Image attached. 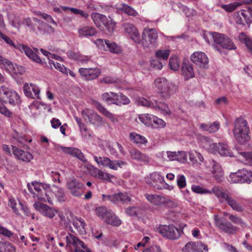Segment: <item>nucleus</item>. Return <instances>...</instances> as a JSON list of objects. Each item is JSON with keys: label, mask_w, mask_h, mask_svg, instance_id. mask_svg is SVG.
Here are the masks:
<instances>
[{"label": "nucleus", "mask_w": 252, "mask_h": 252, "mask_svg": "<svg viewBox=\"0 0 252 252\" xmlns=\"http://www.w3.org/2000/svg\"><path fill=\"white\" fill-rule=\"evenodd\" d=\"M233 132L235 139L240 144H245L249 141L250 130L247 120L242 117L236 119Z\"/></svg>", "instance_id": "1"}, {"label": "nucleus", "mask_w": 252, "mask_h": 252, "mask_svg": "<svg viewBox=\"0 0 252 252\" xmlns=\"http://www.w3.org/2000/svg\"><path fill=\"white\" fill-rule=\"evenodd\" d=\"M212 191L221 203L227 202L233 210L237 212H241L243 211V206L230 196L228 191H223L218 187L213 188Z\"/></svg>", "instance_id": "2"}, {"label": "nucleus", "mask_w": 252, "mask_h": 252, "mask_svg": "<svg viewBox=\"0 0 252 252\" xmlns=\"http://www.w3.org/2000/svg\"><path fill=\"white\" fill-rule=\"evenodd\" d=\"M154 85L158 90L160 97L164 99H168L174 94V85L165 78L159 77L154 81Z\"/></svg>", "instance_id": "3"}, {"label": "nucleus", "mask_w": 252, "mask_h": 252, "mask_svg": "<svg viewBox=\"0 0 252 252\" xmlns=\"http://www.w3.org/2000/svg\"><path fill=\"white\" fill-rule=\"evenodd\" d=\"M91 17L97 27H100L102 24L109 33H112L115 31L116 22L111 17H107L105 15L97 12L92 13Z\"/></svg>", "instance_id": "4"}, {"label": "nucleus", "mask_w": 252, "mask_h": 252, "mask_svg": "<svg viewBox=\"0 0 252 252\" xmlns=\"http://www.w3.org/2000/svg\"><path fill=\"white\" fill-rule=\"evenodd\" d=\"M66 248L71 252H92L91 250L77 237L68 233L65 237Z\"/></svg>", "instance_id": "5"}, {"label": "nucleus", "mask_w": 252, "mask_h": 252, "mask_svg": "<svg viewBox=\"0 0 252 252\" xmlns=\"http://www.w3.org/2000/svg\"><path fill=\"white\" fill-rule=\"evenodd\" d=\"M137 102L141 105L158 110L164 115L171 114L168 105L164 102H158L157 100L152 101L143 97H139L137 99Z\"/></svg>", "instance_id": "6"}, {"label": "nucleus", "mask_w": 252, "mask_h": 252, "mask_svg": "<svg viewBox=\"0 0 252 252\" xmlns=\"http://www.w3.org/2000/svg\"><path fill=\"white\" fill-rule=\"evenodd\" d=\"M157 229L162 236L168 239L176 240L181 236L180 229L172 224L160 225Z\"/></svg>", "instance_id": "7"}, {"label": "nucleus", "mask_w": 252, "mask_h": 252, "mask_svg": "<svg viewBox=\"0 0 252 252\" xmlns=\"http://www.w3.org/2000/svg\"><path fill=\"white\" fill-rule=\"evenodd\" d=\"M142 39L140 43L145 48L154 47L155 46L158 35L157 32L154 29H144L142 33Z\"/></svg>", "instance_id": "8"}, {"label": "nucleus", "mask_w": 252, "mask_h": 252, "mask_svg": "<svg viewBox=\"0 0 252 252\" xmlns=\"http://www.w3.org/2000/svg\"><path fill=\"white\" fill-rule=\"evenodd\" d=\"M81 114L85 121L88 120L90 124L95 126H100L104 124V119L92 109L86 108L81 112Z\"/></svg>", "instance_id": "9"}, {"label": "nucleus", "mask_w": 252, "mask_h": 252, "mask_svg": "<svg viewBox=\"0 0 252 252\" xmlns=\"http://www.w3.org/2000/svg\"><path fill=\"white\" fill-rule=\"evenodd\" d=\"M94 159L99 166L108 167L110 169L117 170L119 168H122L126 164L122 160H112L107 157H94Z\"/></svg>", "instance_id": "10"}, {"label": "nucleus", "mask_w": 252, "mask_h": 252, "mask_svg": "<svg viewBox=\"0 0 252 252\" xmlns=\"http://www.w3.org/2000/svg\"><path fill=\"white\" fill-rule=\"evenodd\" d=\"M66 188L73 196L79 197L82 195L85 186L75 178L71 177L67 181Z\"/></svg>", "instance_id": "11"}, {"label": "nucleus", "mask_w": 252, "mask_h": 252, "mask_svg": "<svg viewBox=\"0 0 252 252\" xmlns=\"http://www.w3.org/2000/svg\"><path fill=\"white\" fill-rule=\"evenodd\" d=\"M208 150L213 154H219L222 156L233 157L232 152L227 144L219 143H212L207 148Z\"/></svg>", "instance_id": "12"}, {"label": "nucleus", "mask_w": 252, "mask_h": 252, "mask_svg": "<svg viewBox=\"0 0 252 252\" xmlns=\"http://www.w3.org/2000/svg\"><path fill=\"white\" fill-rule=\"evenodd\" d=\"M96 46L101 50H109L115 54H120L122 49L116 43L107 39H98L95 41Z\"/></svg>", "instance_id": "13"}, {"label": "nucleus", "mask_w": 252, "mask_h": 252, "mask_svg": "<svg viewBox=\"0 0 252 252\" xmlns=\"http://www.w3.org/2000/svg\"><path fill=\"white\" fill-rule=\"evenodd\" d=\"M214 220L216 225L222 232L229 234H234L238 230L237 227L232 225L230 222H225L223 219L218 217L217 215L214 216Z\"/></svg>", "instance_id": "14"}, {"label": "nucleus", "mask_w": 252, "mask_h": 252, "mask_svg": "<svg viewBox=\"0 0 252 252\" xmlns=\"http://www.w3.org/2000/svg\"><path fill=\"white\" fill-rule=\"evenodd\" d=\"M122 28L125 32L128 34L131 39L136 43H140V35L136 27L132 23H125L122 24Z\"/></svg>", "instance_id": "15"}, {"label": "nucleus", "mask_w": 252, "mask_h": 252, "mask_svg": "<svg viewBox=\"0 0 252 252\" xmlns=\"http://www.w3.org/2000/svg\"><path fill=\"white\" fill-rule=\"evenodd\" d=\"M28 189L33 195L34 197L38 198V194H42L44 190L49 188V184L42 183L38 182H32L31 184H28Z\"/></svg>", "instance_id": "16"}, {"label": "nucleus", "mask_w": 252, "mask_h": 252, "mask_svg": "<svg viewBox=\"0 0 252 252\" xmlns=\"http://www.w3.org/2000/svg\"><path fill=\"white\" fill-rule=\"evenodd\" d=\"M102 200L103 201L109 200L114 203H117L119 202H126L130 201V197L126 192H119L112 195L102 194Z\"/></svg>", "instance_id": "17"}, {"label": "nucleus", "mask_w": 252, "mask_h": 252, "mask_svg": "<svg viewBox=\"0 0 252 252\" xmlns=\"http://www.w3.org/2000/svg\"><path fill=\"white\" fill-rule=\"evenodd\" d=\"M191 61L200 67L206 68L209 63L207 55L202 52H195L190 57Z\"/></svg>", "instance_id": "18"}, {"label": "nucleus", "mask_w": 252, "mask_h": 252, "mask_svg": "<svg viewBox=\"0 0 252 252\" xmlns=\"http://www.w3.org/2000/svg\"><path fill=\"white\" fill-rule=\"evenodd\" d=\"M80 75L86 80H92L97 78L101 71L98 68H81L79 69Z\"/></svg>", "instance_id": "19"}, {"label": "nucleus", "mask_w": 252, "mask_h": 252, "mask_svg": "<svg viewBox=\"0 0 252 252\" xmlns=\"http://www.w3.org/2000/svg\"><path fill=\"white\" fill-rule=\"evenodd\" d=\"M23 89L26 96L33 99L40 98V90L37 86L32 83H26L24 85Z\"/></svg>", "instance_id": "20"}, {"label": "nucleus", "mask_w": 252, "mask_h": 252, "mask_svg": "<svg viewBox=\"0 0 252 252\" xmlns=\"http://www.w3.org/2000/svg\"><path fill=\"white\" fill-rule=\"evenodd\" d=\"M33 206L36 210L46 217L52 219L55 215V210L46 204L40 202H36L34 203Z\"/></svg>", "instance_id": "21"}, {"label": "nucleus", "mask_w": 252, "mask_h": 252, "mask_svg": "<svg viewBox=\"0 0 252 252\" xmlns=\"http://www.w3.org/2000/svg\"><path fill=\"white\" fill-rule=\"evenodd\" d=\"M61 149L64 154L76 157L84 163L87 162L83 153L77 148L61 147Z\"/></svg>", "instance_id": "22"}, {"label": "nucleus", "mask_w": 252, "mask_h": 252, "mask_svg": "<svg viewBox=\"0 0 252 252\" xmlns=\"http://www.w3.org/2000/svg\"><path fill=\"white\" fill-rule=\"evenodd\" d=\"M1 89L3 91V94L6 95L8 99L9 104L16 105L21 102L20 96L17 92L8 90L4 86H2Z\"/></svg>", "instance_id": "23"}, {"label": "nucleus", "mask_w": 252, "mask_h": 252, "mask_svg": "<svg viewBox=\"0 0 252 252\" xmlns=\"http://www.w3.org/2000/svg\"><path fill=\"white\" fill-rule=\"evenodd\" d=\"M13 155L19 160L25 162H30L33 159V156L29 152L20 149L16 147H12Z\"/></svg>", "instance_id": "24"}, {"label": "nucleus", "mask_w": 252, "mask_h": 252, "mask_svg": "<svg viewBox=\"0 0 252 252\" xmlns=\"http://www.w3.org/2000/svg\"><path fill=\"white\" fill-rule=\"evenodd\" d=\"M150 184L154 188L157 189H161L164 185V179L160 173L155 172L150 175Z\"/></svg>", "instance_id": "25"}, {"label": "nucleus", "mask_w": 252, "mask_h": 252, "mask_svg": "<svg viewBox=\"0 0 252 252\" xmlns=\"http://www.w3.org/2000/svg\"><path fill=\"white\" fill-rule=\"evenodd\" d=\"M17 49L21 52H23L25 54L32 60L37 63H41V59L29 47L22 44H18L17 47Z\"/></svg>", "instance_id": "26"}, {"label": "nucleus", "mask_w": 252, "mask_h": 252, "mask_svg": "<svg viewBox=\"0 0 252 252\" xmlns=\"http://www.w3.org/2000/svg\"><path fill=\"white\" fill-rule=\"evenodd\" d=\"M211 165V172L214 178L219 182L222 181L223 176V172L220 165L214 160L210 161Z\"/></svg>", "instance_id": "27"}, {"label": "nucleus", "mask_w": 252, "mask_h": 252, "mask_svg": "<svg viewBox=\"0 0 252 252\" xmlns=\"http://www.w3.org/2000/svg\"><path fill=\"white\" fill-rule=\"evenodd\" d=\"M94 106L100 113L108 118L112 123H115L118 122V119L112 113L104 107L99 102H95L94 103Z\"/></svg>", "instance_id": "28"}, {"label": "nucleus", "mask_w": 252, "mask_h": 252, "mask_svg": "<svg viewBox=\"0 0 252 252\" xmlns=\"http://www.w3.org/2000/svg\"><path fill=\"white\" fill-rule=\"evenodd\" d=\"M72 224L79 233L82 235L86 233V224L83 219L77 217L73 218Z\"/></svg>", "instance_id": "29"}, {"label": "nucleus", "mask_w": 252, "mask_h": 252, "mask_svg": "<svg viewBox=\"0 0 252 252\" xmlns=\"http://www.w3.org/2000/svg\"><path fill=\"white\" fill-rule=\"evenodd\" d=\"M129 153L131 158L139 162L147 163L149 161L148 157L136 149H131Z\"/></svg>", "instance_id": "30"}, {"label": "nucleus", "mask_w": 252, "mask_h": 252, "mask_svg": "<svg viewBox=\"0 0 252 252\" xmlns=\"http://www.w3.org/2000/svg\"><path fill=\"white\" fill-rule=\"evenodd\" d=\"M250 12L246 10H241L238 12L236 17V20L238 24H244L251 21Z\"/></svg>", "instance_id": "31"}, {"label": "nucleus", "mask_w": 252, "mask_h": 252, "mask_svg": "<svg viewBox=\"0 0 252 252\" xmlns=\"http://www.w3.org/2000/svg\"><path fill=\"white\" fill-rule=\"evenodd\" d=\"M182 72L186 80H189L194 76L193 65L190 63H183L182 65Z\"/></svg>", "instance_id": "32"}, {"label": "nucleus", "mask_w": 252, "mask_h": 252, "mask_svg": "<svg viewBox=\"0 0 252 252\" xmlns=\"http://www.w3.org/2000/svg\"><path fill=\"white\" fill-rule=\"evenodd\" d=\"M53 195L51 192L50 185H49V188L46 190H44L42 194H38V200L48 202L49 204H53Z\"/></svg>", "instance_id": "33"}, {"label": "nucleus", "mask_w": 252, "mask_h": 252, "mask_svg": "<svg viewBox=\"0 0 252 252\" xmlns=\"http://www.w3.org/2000/svg\"><path fill=\"white\" fill-rule=\"evenodd\" d=\"M97 32L95 29L91 26L83 27L79 29L78 33L80 37H88L94 35Z\"/></svg>", "instance_id": "34"}, {"label": "nucleus", "mask_w": 252, "mask_h": 252, "mask_svg": "<svg viewBox=\"0 0 252 252\" xmlns=\"http://www.w3.org/2000/svg\"><path fill=\"white\" fill-rule=\"evenodd\" d=\"M129 137L130 140L134 143L138 145V146L146 145L148 142L147 139L144 136L134 132L130 133Z\"/></svg>", "instance_id": "35"}, {"label": "nucleus", "mask_w": 252, "mask_h": 252, "mask_svg": "<svg viewBox=\"0 0 252 252\" xmlns=\"http://www.w3.org/2000/svg\"><path fill=\"white\" fill-rule=\"evenodd\" d=\"M145 197L149 202L154 205L160 206L162 205L163 196L147 193L145 194Z\"/></svg>", "instance_id": "36"}, {"label": "nucleus", "mask_w": 252, "mask_h": 252, "mask_svg": "<svg viewBox=\"0 0 252 252\" xmlns=\"http://www.w3.org/2000/svg\"><path fill=\"white\" fill-rule=\"evenodd\" d=\"M220 123L216 121L212 124H201L200 128L204 131H208L210 133H213L217 131L220 128Z\"/></svg>", "instance_id": "37"}, {"label": "nucleus", "mask_w": 252, "mask_h": 252, "mask_svg": "<svg viewBox=\"0 0 252 252\" xmlns=\"http://www.w3.org/2000/svg\"><path fill=\"white\" fill-rule=\"evenodd\" d=\"M189 160L193 164H201L204 160L202 155L196 151H190L189 152Z\"/></svg>", "instance_id": "38"}, {"label": "nucleus", "mask_w": 252, "mask_h": 252, "mask_svg": "<svg viewBox=\"0 0 252 252\" xmlns=\"http://www.w3.org/2000/svg\"><path fill=\"white\" fill-rule=\"evenodd\" d=\"M115 96L114 104L121 106L128 104L130 102L129 99L122 93H115Z\"/></svg>", "instance_id": "39"}, {"label": "nucleus", "mask_w": 252, "mask_h": 252, "mask_svg": "<svg viewBox=\"0 0 252 252\" xmlns=\"http://www.w3.org/2000/svg\"><path fill=\"white\" fill-rule=\"evenodd\" d=\"M118 9L125 12L126 14L132 16H136L138 13L133 8L125 3H121L117 6Z\"/></svg>", "instance_id": "40"}, {"label": "nucleus", "mask_w": 252, "mask_h": 252, "mask_svg": "<svg viewBox=\"0 0 252 252\" xmlns=\"http://www.w3.org/2000/svg\"><path fill=\"white\" fill-rule=\"evenodd\" d=\"M242 184H250L252 182V172L245 169L240 170Z\"/></svg>", "instance_id": "41"}, {"label": "nucleus", "mask_w": 252, "mask_h": 252, "mask_svg": "<svg viewBox=\"0 0 252 252\" xmlns=\"http://www.w3.org/2000/svg\"><path fill=\"white\" fill-rule=\"evenodd\" d=\"M104 221L106 223L113 226H118L121 225V220L111 211Z\"/></svg>", "instance_id": "42"}, {"label": "nucleus", "mask_w": 252, "mask_h": 252, "mask_svg": "<svg viewBox=\"0 0 252 252\" xmlns=\"http://www.w3.org/2000/svg\"><path fill=\"white\" fill-rule=\"evenodd\" d=\"M25 71V68L23 66L16 64H14L12 63H11V65H10L9 68H7L6 71V72L11 75L22 74L24 73Z\"/></svg>", "instance_id": "43"}, {"label": "nucleus", "mask_w": 252, "mask_h": 252, "mask_svg": "<svg viewBox=\"0 0 252 252\" xmlns=\"http://www.w3.org/2000/svg\"><path fill=\"white\" fill-rule=\"evenodd\" d=\"M79 129L81 135L84 140H89L93 136V131L88 128L86 124L82 125V126L79 127Z\"/></svg>", "instance_id": "44"}, {"label": "nucleus", "mask_w": 252, "mask_h": 252, "mask_svg": "<svg viewBox=\"0 0 252 252\" xmlns=\"http://www.w3.org/2000/svg\"><path fill=\"white\" fill-rule=\"evenodd\" d=\"M111 212V211L108 210L104 206L99 207L95 209V213L97 216L104 221L107 218L108 214Z\"/></svg>", "instance_id": "45"}, {"label": "nucleus", "mask_w": 252, "mask_h": 252, "mask_svg": "<svg viewBox=\"0 0 252 252\" xmlns=\"http://www.w3.org/2000/svg\"><path fill=\"white\" fill-rule=\"evenodd\" d=\"M54 193L58 199V201L62 202L64 201L65 193L64 189L57 186H54Z\"/></svg>", "instance_id": "46"}, {"label": "nucleus", "mask_w": 252, "mask_h": 252, "mask_svg": "<svg viewBox=\"0 0 252 252\" xmlns=\"http://www.w3.org/2000/svg\"><path fill=\"white\" fill-rule=\"evenodd\" d=\"M115 93L112 92H106L102 94L101 97L103 101L108 104H114Z\"/></svg>", "instance_id": "47"}, {"label": "nucleus", "mask_w": 252, "mask_h": 252, "mask_svg": "<svg viewBox=\"0 0 252 252\" xmlns=\"http://www.w3.org/2000/svg\"><path fill=\"white\" fill-rule=\"evenodd\" d=\"M229 181L233 184H242L240 170H238L236 172L231 173L230 174Z\"/></svg>", "instance_id": "48"}, {"label": "nucleus", "mask_w": 252, "mask_h": 252, "mask_svg": "<svg viewBox=\"0 0 252 252\" xmlns=\"http://www.w3.org/2000/svg\"><path fill=\"white\" fill-rule=\"evenodd\" d=\"M49 63L51 67L53 65L56 69L59 70L61 72L66 75L68 74V69L65 67L63 64H61L59 63H55L53 61L51 60H49Z\"/></svg>", "instance_id": "49"}, {"label": "nucleus", "mask_w": 252, "mask_h": 252, "mask_svg": "<svg viewBox=\"0 0 252 252\" xmlns=\"http://www.w3.org/2000/svg\"><path fill=\"white\" fill-rule=\"evenodd\" d=\"M154 115L149 114H144L140 115L139 116L140 121L145 125L151 126L152 119H153Z\"/></svg>", "instance_id": "50"}, {"label": "nucleus", "mask_w": 252, "mask_h": 252, "mask_svg": "<svg viewBox=\"0 0 252 252\" xmlns=\"http://www.w3.org/2000/svg\"><path fill=\"white\" fill-rule=\"evenodd\" d=\"M15 250V248L10 243L0 241V252H14Z\"/></svg>", "instance_id": "51"}, {"label": "nucleus", "mask_w": 252, "mask_h": 252, "mask_svg": "<svg viewBox=\"0 0 252 252\" xmlns=\"http://www.w3.org/2000/svg\"><path fill=\"white\" fill-rule=\"evenodd\" d=\"M152 124L151 126L156 128H163L166 126V123L163 120L155 116L152 119Z\"/></svg>", "instance_id": "52"}, {"label": "nucleus", "mask_w": 252, "mask_h": 252, "mask_svg": "<svg viewBox=\"0 0 252 252\" xmlns=\"http://www.w3.org/2000/svg\"><path fill=\"white\" fill-rule=\"evenodd\" d=\"M191 190L194 192L200 194H212L213 193L212 189H209L203 188L199 186L192 185L191 186Z\"/></svg>", "instance_id": "53"}, {"label": "nucleus", "mask_w": 252, "mask_h": 252, "mask_svg": "<svg viewBox=\"0 0 252 252\" xmlns=\"http://www.w3.org/2000/svg\"><path fill=\"white\" fill-rule=\"evenodd\" d=\"M170 51L168 49L159 50L156 52V57L157 58L167 60L170 55Z\"/></svg>", "instance_id": "54"}, {"label": "nucleus", "mask_w": 252, "mask_h": 252, "mask_svg": "<svg viewBox=\"0 0 252 252\" xmlns=\"http://www.w3.org/2000/svg\"><path fill=\"white\" fill-rule=\"evenodd\" d=\"M11 63L12 62L10 60L0 55V68L1 69L6 71L7 68H8L10 65H11Z\"/></svg>", "instance_id": "55"}, {"label": "nucleus", "mask_w": 252, "mask_h": 252, "mask_svg": "<svg viewBox=\"0 0 252 252\" xmlns=\"http://www.w3.org/2000/svg\"><path fill=\"white\" fill-rule=\"evenodd\" d=\"M98 172L97 174V178L102 180H105L107 181H110L111 179L114 177V176L109 173L104 172L102 171V170H97Z\"/></svg>", "instance_id": "56"}, {"label": "nucleus", "mask_w": 252, "mask_h": 252, "mask_svg": "<svg viewBox=\"0 0 252 252\" xmlns=\"http://www.w3.org/2000/svg\"><path fill=\"white\" fill-rule=\"evenodd\" d=\"M240 5V3L234 2L228 4L222 5L221 7L227 12H231L234 11Z\"/></svg>", "instance_id": "57"}, {"label": "nucleus", "mask_w": 252, "mask_h": 252, "mask_svg": "<svg viewBox=\"0 0 252 252\" xmlns=\"http://www.w3.org/2000/svg\"><path fill=\"white\" fill-rule=\"evenodd\" d=\"M241 156L242 157L243 159L242 161L245 162V164H252V152H243L240 153Z\"/></svg>", "instance_id": "58"}, {"label": "nucleus", "mask_w": 252, "mask_h": 252, "mask_svg": "<svg viewBox=\"0 0 252 252\" xmlns=\"http://www.w3.org/2000/svg\"><path fill=\"white\" fill-rule=\"evenodd\" d=\"M223 48H225L228 50H232L235 49V45L227 36H226L224 42L221 46Z\"/></svg>", "instance_id": "59"}, {"label": "nucleus", "mask_w": 252, "mask_h": 252, "mask_svg": "<svg viewBox=\"0 0 252 252\" xmlns=\"http://www.w3.org/2000/svg\"><path fill=\"white\" fill-rule=\"evenodd\" d=\"M226 36L224 34L215 32L214 42L217 44L220 45L221 47Z\"/></svg>", "instance_id": "60"}, {"label": "nucleus", "mask_w": 252, "mask_h": 252, "mask_svg": "<svg viewBox=\"0 0 252 252\" xmlns=\"http://www.w3.org/2000/svg\"><path fill=\"white\" fill-rule=\"evenodd\" d=\"M9 206L12 208L13 212L17 215H20V213L18 208H17V201L13 197L9 198Z\"/></svg>", "instance_id": "61"}, {"label": "nucleus", "mask_w": 252, "mask_h": 252, "mask_svg": "<svg viewBox=\"0 0 252 252\" xmlns=\"http://www.w3.org/2000/svg\"><path fill=\"white\" fill-rule=\"evenodd\" d=\"M169 66L171 69L177 70L179 68V63L176 57H172L169 60Z\"/></svg>", "instance_id": "62"}, {"label": "nucleus", "mask_w": 252, "mask_h": 252, "mask_svg": "<svg viewBox=\"0 0 252 252\" xmlns=\"http://www.w3.org/2000/svg\"><path fill=\"white\" fill-rule=\"evenodd\" d=\"M177 183L180 189L184 188L186 185V179L184 175H178L177 177Z\"/></svg>", "instance_id": "63"}, {"label": "nucleus", "mask_w": 252, "mask_h": 252, "mask_svg": "<svg viewBox=\"0 0 252 252\" xmlns=\"http://www.w3.org/2000/svg\"><path fill=\"white\" fill-rule=\"evenodd\" d=\"M196 248H197V244L194 242H189L186 244L183 250L188 252H196Z\"/></svg>", "instance_id": "64"}]
</instances>
